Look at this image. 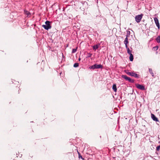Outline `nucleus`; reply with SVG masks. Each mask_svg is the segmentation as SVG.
<instances>
[{"instance_id":"nucleus-22","label":"nucleus","mask_w":160,"mask_h":160,"mask_svg":"<svg viewBox=\"0 0 160 160\" xmlns=\"http://www.w3.org/2000/svg\"><path fill=\"white\" fill-rule=\"evenodd\" d=\"M132 72H128V73H127V74H128V75H130V76H132Z\"/></svg>"},{"instance_id":"nucleus-24","label":"nucleus","mask_w":160,"mask_h":160,"mask_svg":"<svg viewBox=\"0 0 160 160\" xmlns=\"http://www.w3.org/2000/svg\"><path fill=\"white\" fill-rule=\"evenodd\" d=\"M80 60H81V58H79V59H78V60H79V61H80Z\"/></svg>"},{"instance_id":"nucleus-20","label":"nucleus","mask_w":160,"mask_h":160,"mask_svg":"<svg viewBox=\"0 0 160 160\" xmlns=\"http://www.w3.org/2000/svg\"><path fill=\"white\" fill-rule=\"evenodd\" d=\"M156 150L158 151H159V150H160V145L158 146L156 148Z\"/></svg>"},{"instance_id":"nucleus-21","label":"nucleus","mask_w":160,"mask_h":160,"mask_svg":"<svg viewBox=\"0 0 160 160\" xmlns=\"http://www.w3.org/2000/svg\"><path fill=\"white\" fill-rule=\"evenodd\" d=\"M78 154H79V158H81L82 159H83L84 158H82V157L81 155H80V153L78 152Z\"/></svg>"},{"instance_id":"nucleus-14","label":"nucleus","mask_w":160,"mask_h":160,"mask_svg":"<svg viewBox=\"0 0 160 160\" xmlns=\"http://www.w3.org/2000/svg\"><path fill=\"white\" fill-rule=\"evenodd\" d=\"M98 45L97 44L94 45L93 46V49L95 51L98 48Z\"/></svg>"},{"instance_id":"nucleus-10","label":"nucleus","mask_w":160,"mask_h":160,"mask_svg":"<svg viewBox=\"0 0 160 160\" xmlns=\"http://www.w3.org/2000/svg\"><path fill=\"white\" fill-rule=\"evenodd\" d=\"M112 88L113 91L115 92H116L117 91V88L116 87V84H113L112 87Z\"/></svg>"},{"instance_id":"nucleus-18","label":"nucleus","mask_w":160,"mask_h":160,"mask_svg":"<svg viewBox=\"0 0 160 160\" xmlns=\"http://www.w3.org/2000/svg\"><path fill=\"white\" fill-rule=\"evenodd\" d=\"M92 53H88V56H87V58H90V57H91L92 56Z\"/></svg>"},{"instance_id":"nucleus-19","label":"nucleus","mask_w":160,"mask_h":160,"mask_svg":"<svg viewBox=\"0 0 160 160\" xmlns=\"http://www.w3.org/2000/svg\"><path fill=\"white\" fill-rule=\"evenodd\" d=\"M77 49H73L72 51V53H75L77 51Z\"/></svg>"},{"instance_id":"nucleus-7","label":"nucleus","mask_w":160,"mask_h":160,"mask_svg":"<svg viewBox=\"0 0 160 160\" xmlns=\"http://www.w3.org/2000/svg\"><path fill=\"white\" fill-rule=\"evenodd\" d=\"M136 86L137 88L141 90H144L145 89L144 87L142 85L138 84L136 85Z\"/></svg>"},{"instance_id":"nucleus-12","label":"nucleus","mask_w":160,"mask_h":160,"mask_svg":"<svg viewBox=\"0 0 160 160\" xmlns=\"http://www.w3.org/2000/svg\"><path fill=\"white\" fill-rule=\"evenodd\" d=\"M129 55H130V56H129L130 60L131 61H132L133 59V56L132 53L130 54Z\"/></svg>"},{"instance_id":"nucleus-15","label":"nucleus","mask_w":160,"mask_h":160,"mask_svg":"<svg viewBox=\"0 0 160 160\" xmlns=\"http://www.w3.org/2000/svg\"><path fill=\"white\" fill-rule=\"evenodd\" d=\"M156 40L157 42L160 43V35L157 37Z\"/></svg>"},{"instance_id":"nucleus-6","label":"nucleus","mask_w":160,"mask_h":160,"mask_svg":"<svg viewBox=\"0 0 160 160\" xmlns=\"http://www.w3.org/2000/svg\"><path fill=\"white\" fill-rule=\"evenodd\" d=\"M129 35H126V37L124 41V43L125 44V47L128 46V37H129Z\"/></svg>"},{"instance_id":"nucleus-3","label":"nucleus","mask_w":160,"mask_h":160,"mask_svg":"<svg viewBox=\"0 0 160 160\" xmlns=\"http://www.w3.org/2000/svg\"><path fill=\"white\" fill-rule=\"evenodd\" d=\"M102 68V66L101 64L97 65L95 64L89 67L90 69H99Z\"/></svg>"},{"instance_id":"nucleus-16","label":"nucleus","mask_w":160,"mask_h":160,"mask_svg":"<svg viewBox=\"0 0 160 160\" xmlns=\"http://www.w3.org/2000/svg\"><path fill=\"white\" fill-rule=\"evenodd\" d=\"M24 13L25 14L27 15L28 16L29 15H30V13L27 11L24 10Z\"/></svg>"},{"instance_id":"nucleus-17","label":"nucleus","mask_w":160,"mask_h":160,"mask_svg":"<svg viewBox=\"0 0 160 160\" xmlns=\"http://www.w3.org/2000/svg\"><path fill=\"white\" fill-rule=\"evenodd\" d=\"M79 66V64L78 63H75L74 64L73 67L75 68L78 67Z\"/></svg>"},{"instance_id":"nucleus-8","label":"nucleus","mask_w":160,"mask_h":160,"mask_svg":"<svg viewBox=\"0 0 160 160\" xmlns=\"http://www.w3.org/2000/svg\"><path fill=\"white\" fill-rule=\"evenodd\" d=\"M151 118L153 120L156 122H158L159 120L158 118L153 114H151Z\"/></svg>"},{"instance_id":"nucleus-2","label":"nucleus","mask_w":160,"mask_h":160,"mask_svg":"<svg viewBox=\"0 0 160 160\" xmlns=\"http://www.w3.org/2000/svg\"><path fill=\"white\" fill-rule=\"evenodd\" d=\"M143 16L142 14L136 16L135 17L136 21L138 23L139 22L141 21Z\"/></svg>"},{"instance_id":"nucleus-23","label":"nucleus","mask_w":160,"mask_h":160,"mask_svg":"<svg viewBox=\"0 0 160 160\" xmlns=\"http://www.w3.org/2000/svg\"><path fill=\"white\" fill-rule=\"evenodd\" d=\"M130 34V32L129 31H127V35H129Z\"/></svg>"},{"instance_id":"nucleus-11","label":"nucleus","mask_w":160,"mask_h":160,"mask_svg":"<svg viewBox=\"0 0 160 160\" xmlns=\"http://www.w3.org/2000/svg\"><path fill=\"white\" fill-rule=\"evenodd\" d=\"M127 50V52L129 54H132L131 52H132V51L130 50L129 48H128V46H127V47H125Z\"/></svg>"},{"instance_id":"nucleus-1","label":"nucleus","mask_w":160,"mask_h":160,"mask_svg":"<svg viewBox=\"0 0 160 160\" xmlns=\"http://www.w3.org/2000/svg\"><path fill=\"white\" fill-rule=\"evenodd\" d=\"M50 21H47L45 22L46 24L42 25V27L44 28L45 29L48 30L51 28V26L50 24Z\"/></svg>"},{"instance_id":"nucleus-13","label":"nucleus","mask_w":160,"mask_h":160,"mask_svg":"<svg viewBox=\"0 0 160 160\" xmlns=\"http://www.w3.org/2000/svg\"><path fill=\"white\" fill-rule=\"evenodd\" d=\"M149 73L151 74L152 77L154 76V74L152 72V71L151 68H149Z\"/></svg>"},{"instance_id":"nucleus-9","label":"nucleus","mask_w":160,"mask_h":160,"mask_svg":"<svg viewBox=\"0 0 160 160\" xmlns=\"http://www.w3.org/2000/svg\"><path fill=\"white\" fill-rule=\"evenodd\" d=\"M132 76L134 77L135 78H139V75L134 72H132Z\"/></svg>"},{"instance_id":"nucleus-4","label":"nucleus","mask_w":160,"mask_h":160,"mask_svg":"<svg viewBox=\"0 0 160 160\" xmlns=\"http://www.w3.org/2000/svg\"><path fill=\"white\" fill-rule=\"evenodd\" d=\"M122 77L125 79L126 80L130 82H133V81L130 78L128 77L126 75H122Z\"/></svg>"},{"instance_id":"nucleus-5","label":"nucleus","mask_w":160,"mask_h":160,"mask_svg":"<svg viewBox=\"0 0 160 160\" xmlns=\"http://www.w3.org/2000/svg\"><path fill=\"white\" fill-rule=\"evenodd\" d=\"M155 23L158 29L160 28V25L158 20L157 18L155 17L154 18Z\"/></svg>"}]
</instances>
